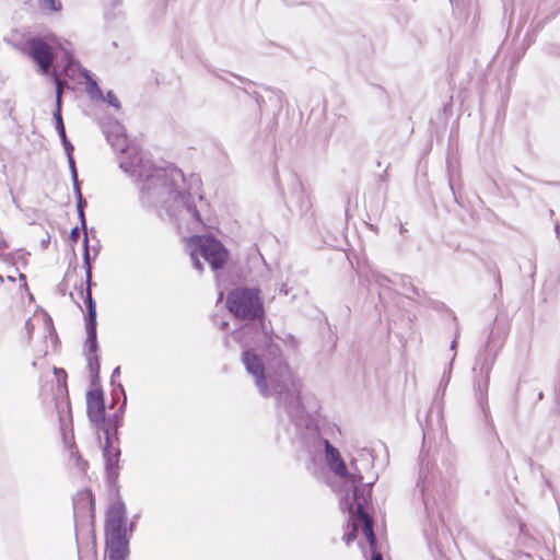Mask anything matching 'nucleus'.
Here are the masks:
<instances>
[{
    "label": "nucleus",
    "instance_id": "f257e3e1",
    "mask_svg": "<svg viewBox=\"0 0 560 560\" xmlns=\"http://www.w3.org/2000/svg\"><path fill=\"white\" fill-rule=\"evenodd\" d=\"M107 136L116 151H120V168L140 182L141 198L152 205L167 206L170 215L180 230L197 232L203 223L196 208L195 198L183 191L184 176L176 168L155 167L145 161L140 149L129 144L120 126Z\"/></svg>",
    "mask_w": 560,
    "mask_h": 560
},
{
    "label": "nucleus",
    "instance_id": "f03ea898",
    "mask_svg": "<svg viewBox=\"0 0 560 560\" xmlns=\"http://www.w3.org/2000/svg\"><path fill=\"white\" fill-rule=\"evenodd\" d=\"M242 361L261 396H273L291 410L300 408L301 383L285 362L279 360L266 365L254 351H244Z\"/></svg>",
    "mask_w": 560,
    "mask_h": 560
},
{
    "label": "nucleus",
    "instance_id": "7ed1b4c3",
    "mask_svg": "<svg viewBox=\"0 0 560 560\" xmlns=\"http://www.w3.org/2000/svg\"><path fill=\"white\" fill-rule=\"evenodd\" d=\"M325 458L329 468L339 477L345 479V483L349 486L346 493L341 497V508L349 513V522L352 526V533L348 535L347 540L352 538V534L362 529L363 535L373 542L374 533L372 520L364 511L370 490L365 491L362 485L363 476L357 472L349 474L339 451L325 441Z\"/></svg>",
    "mask_w": 560,
    "mask_h": 560
},
{
    "label": "nucleus",
    "instance_id": "20e7f679",
    "mask_svg": "<svg viewBox=\"0 0 560 560\" xmlns=\"http://www.w3.org/2000/svg\"><path fill=\"white\" fill-rule=\"evenodd\" d=\"M184 243L194 268L200 272L203 271L201 258L214 271L222 269L230 258L229 250L212 235H192L185 237Z\"/></svg>",
    "mask_w": 560,
    "mask_h": 560
},
{
    "label": "nucleus",
    "instance_id": "39448f33",
    "mask_svg": "<svg viewBox=\"0 0 560 560\" xmlns=\"http://www.w3.org/2000/svg\"><path fill=\"white\" fill-rule=\"evenodd\" d=\"M49 43L50 44L40 38H34L28 42L30 56L38 65L43 73H47L51 66L52 48L60 49L65 54V57L68 60V65L66 67L67 74L73 68H79V66L70 59L71 44L68 40H61L56 36H50Z\"/></svg>",
    "mask_w": 560,
    "mask_h": 560
},
{
    "label": "nucleus",
    "instance_id": "423d86ee",
    "mask_svg": "<svg viewBox=\"0 0 560 560\" xmlns=\"http://www.w3.org/2000/svg\"><path fill=\"white\" fill-rule=\"evenodd\" d=\"M229 311L238 318L252 319L264 314L262 301L256 289L237 288L228 295Z\"/></svg>",
    "mask_w": 560,
    "mask_h": 560
},
{
    "label": "nucleus",
    "instance_id": "0eeeda50",
    "mask_svg": "<svg viewBox=\"0 0 560 560\" xmlns=\"http://www.w3.org/2000/svg\"><path fill=\"white\" fill-rule=\"evenodd\" d=\"M126 506L120 501L110 504L105 522V536L127 535Z\"/></svg>",
    "mask_w": 560,
    "mask_h": 560
},
{
    "label": "nucleus",
    "instance_id": "6e6552de",
    "mask_svg": "<svg viewBox=\"0 0 560 560\" xmlns=\"http://www.w3.org/2000/svg\"><path fill=\"white\" fill-rule=\"evenodd\" d=\"M86 308H88V322H86V341L85 349L89 352L88 355H95V351L97 348L96 341V307L95 303L92 300L91 292L88 290V295L85 300Z\"/></svg>",
    "mask_w": 560,
    "mask_h": 560
},
{
    "label": "nucleus",
    "instance_id": "1a4fd4ad",
    "mask_svg": "<svg viewBox=\"0 0 560 560\" xmlns=\"http://www.w3.org/2000/svg\"><path fill=\"white\" fill-rule=\"evenodd\" d=\"M86 412L91 422L100 424L104 421L105 406L101 389H92L86 394Z\"/></svg>",
    "mask_w": 560,
    "mask_h": 560
},
{
    "label": "nucleus",
    "instance_id": "9d476101",
    "mask_svg": "<svg viewBox=\"0 0 560 560\" xmlns=\"http://www.w3.org/2000/svg\"><path fill=\"white\" fill-rule=\"evenodd\" d=\"M106 553L109 560H125L128 556L127 535L106 536Z\"/></svg>",
    "mask_w": 560,
    "mask_h": 560
},
{
    "label": "nucleus",
    "instance_id": "9b49d317",
    "mask_svg": "<svg viewBox=\"0 0 560 560\" xmlns=\"http://www.w3.org/2000/svg\"><path fill=\"white\" fill-rule=\"evenodd\" d=\"M56 85H57V91H56V104H57V108L54 113V119L56 121V129L62 140V142H66V131H65V127H63V122H62V118H61V115H60V106H61V94H62V82L59 80V79H56Z\"/></svg>",
    "mask_w": 560,
    "mask_h": 560
},
{
    "label": "nucleus",
    "instance_id": "f8f14e48",
    "mask_svg": "<svg viewBox=\"0 0 560 560\" xmlns=\"http://www.w3.org/2000/svg\"><path fill=\"white\" fill-rule=\"evenodd\" d=\"M119 455L120 451L117 447L110 445L109 441L107 440V445L104 448V458L106 470L108 471L109 476L116 474Z\"/></svg>",
    "mask_w": 560,
    "mask_h": 560
},
{
    "label": "nucleus",
    "instance_id": "ddd939ff",
    "mask_svg": "<svg viewBox=\"0 0 560 560\" xmlns=\"http://www.w3.org/2000/svg\"><path fill=\"white\" fill-rule=\"evenodd\" d=\"M79 70H80L82 77L86 81V93H88V95L92 100H95V101L104 100V95H103L101 89L98 88L97 83L91 78L89 71L86 69H80V68H79Z\"/></svg>",
    "mask_w": 560,
    "mask_h": 560
},
{
    "label": "nucleus",
    "instance_id": "4468645a",
    "mask_svg": "<svg viewBox=\"0 0 560 560\" xmlns=\"http://www.w3.org/2000/svg\"><path fill=\"white\" fill-rule=\"evenodd\" d=\"M351 533H352V529H351L349 533H347V534L345 535V537H343V539L346 540V542H347V544H349L350 541H352L353 539H355V538L358 537L359 533H361V535H362V536L366 539V541L370 544V547H371V549H372V560H383L382 555H381V553H378V552H376V551H375V549H374V546H375V539L373 540V542H372V541H370V540H369V539L363 535L362 529L359 527V529L352 534V538L348 541V540H347V537H348V535H349V534H351Z\"/></svg>",
    "mask_w": 560,
    "mask_h": 560
},
{
    "label": "nucleus",
    "instance_id": "2eb2a0df",
    "mask_svg": "<svg viewBox=\"0 0 560 560\" xmlns=\"http://www.w3.org/2000/svg\"><path fill=\"white\" fill-rule=\"evenodd\" d=\"M39 5L45 11L57 12L61 9L60 0H38Z\"/></svg>",
    "mask_w": 560,
    "mask_h": 560
},
{
    "label": "nucleus",
    "instance_id": "dca6fc26",
    "mask_svg": "<svg viewBox=\"0 0 560 560\" xmlns=\"http://www.w3.org/2000/svg\"><path fill=\"white\" fill-rule=\"evenodd\" d=\"M83 245H84L83 259H84V264L86 266V277H88V280H90L91 266H90V255H89V238H88L86 232L84 233Z\"/></svg>",
    "mask_w": 560,
    "mask_h": 560
},
{
    "label": "nucleus",
    "instance_id": "f3484780",
    "mask_svg": "<svg viewBox=\"0 0 560 560\" xmlns=\"http://www.w3.org/2000/svg\"><path fill=\"white\" fill-rule=\"evenodd\" d=\"M77 196H78V210H79V217L81 219V222H82V226L85 228V220H84V213H83V209H82V195H81V191H80V188L77 187Z\"/></svg>",
    "mask_w": 560,
    "mask_h": 560
},
{
    "label": "nucleus",
    "instance_id": "a211bd4d",
    "mask_svg": "<svg viewBox=\"0 0 560 560\" xmlns=\"http://www.w3.org/2000/svg\"><path fill=\"white\" fill-rule=\"evenodd\" d=\"M103 101L108 102L115 108H119L120 107L118 98L116 97V95L112 91L107 92V94H106V96H104Z\"/></svg>",
    "mask_w": 560,
    "mask_h": 560
},
{
    "label": "nucleus",
    "instance_id": "6ab92c4d",
    "mask_svg": "<svg viewBox=\"0 0 560 560\" xmlns=\"http://www.w3.org/2000/svg\"><path fill=\"white\" fill-rule=\"evenodd\" d=\"M88 363L92 373H98L100 364L96 355H88Z\"/></svg>",
    "mask_w": 560,
    "mask_h": 560
},
{
    "label": "nucleus",
    "instance_id": "aec40b11",
    "mask_svg": "<svg viewBox=\"0 0 560 560\" xmlns=\"http://www.w3.org/2000/svg\"><path fill=\"white\" fill-rule=\"evenodd\" d=\"M69 165L71 168V175H72V179H73V184H74V190H77V187H79V183H78L77 170H75L74 161H73L72 156L69 158Z\"/></svg>",
    "mask_w": 560,
    "mask_h": 560
},
{
    "label": "nucleus",
    "instance_id": "412c9836",
    "mask_svg": "<svg viewBox=\"0 0 560 560\" xmlns=\"http://www.w3.org/2000/svg\"><path fill=\"white\" fill-rule=\"evenodd\" d=\"M65 149L67 151L68 158L72 156L73 147L68 142L66 139V142H63Z\"/></svg>",
    "mask_w": 560,
    "mask_h": 560
},
{
    "label": "nucleus",
    "instance_id": "4be33fe9",
    "mask_svg": "<svg viewBox=\"0 0 560 560\" xmlns=\"http://www.w3.org/2000/svg\"><path fill=\"white\" fill-rule=\"evenodd\" d=\"M70 237L72 241H77L79 238V229L78 228L72 229Z\"/></svg>",
    "mask_w": 560,
    "mask_h": 560
},
{
    "label": "nucleus",
    "instance_id": "5701e85b",
    "mask_svg": "<svg viewBox=\"0 0 560 560\" xmlns=\"http://www.w3.org/2000/svg\"><path fill=\"white\" fill-rule=\"evenodd\" d=\"M456 345H457L456 340H453L452 345H451V350L455 351Z\"/></svg>",
    "mask_w": 560,
    "mask_h": 560
},
{
    "label": "nucleus",
    "instance_id": "b1692460",
    "mask_svg": "<svg viewBox=\"0 0 560 560\" xmlns=\"http://www.w3.org/2000/svg\"><path fill=\"white\" fill-rule=\"evenodd\" d=\"M119 372H120V369L119 368H116L113 372V377H115L116 375H119Z\"/></svg>",
    "mask_w": 560,
    "mask_h": 560
},
{
    "label": "nucleus",
    "instance_id": "393cba45",
    "mask_svg": "<svg viewBox=\"0 0 560 560\" xmlns=\"http://www.w3.org/2000/svg\"><path fill=\"white\" fill-rule=\"evenodd\" d=\"M20 279L23 280L24 281V285H26V283H25V276L21 273L20 275Z\"/></svg>",
    "mask_w": 560,
    "mask_h": 560
},
{
    "label": "nucleus",
    "instance_id": "a878e982",
    "mask_svg": "<svg viewBox=\"0 0 560 560\" xmlns=\"http://www.w3.org/2000/svg\"><path fill=\"white\" fill-rule=\"evenodd\" d=\"M222 298H223V293L221 292L219 295V300H222Z\"/></svg>",
    "mask_w": 560,
    "mask_h": 560
}]
</instances>
